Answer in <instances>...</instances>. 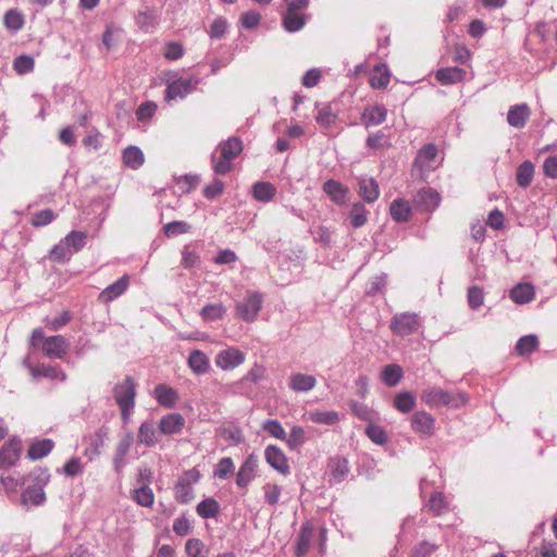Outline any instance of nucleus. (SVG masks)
I'll return each mask as SVG.
<instances>
[{
	"label": "nucleus",
	"instance_id": "27",
	"mask_svg": "<svg viewBox=\"0 0 557 557\" xmlns=\"http://www.w3.org/2000/svg\"><path fill=\"white\" fill-rule=\"evenodd\" d=\"M391 81V73L385 64H377L372 70L369 84L375 89L385 88Z\"/></svg>",
	"mask_w": 557,
	"mask_h": 557
},
{
	"label": "nucleus",
	"instance_id": "24",
	"mask_svg": "<svg viewBox=\"0 0 557 557\" xmlns=\"http://www.w3.org/2000/svg\"><path fill=\"white\" fill-rule=\"evenodd\" d=\"M535 297V290L532 284L521 283L510 290V298L515 304L524 305L531 302Z\"/></svg>",
	"mask_w": 557,
	"mask_h": 557
},
{
	"label": "nucleus",
	"instance_id": "39",
	"mask_svg": "<svg viewBox=\"0 0 557 557\" xmlns=\"http://www.w3.org/2000/svg\"><path fill=\"white\" fill-rule=\"evenodd\" d=\"M132 498L143 507H152L154 504V494L148 485L135 488L132 493Z\"/></svg>",
	"mask_w": 557,
	"mask_h": 557
},
{
	"label": "nucleus",
	"instance_id": "34",
	"mask_svg": "<svg viewBox=\"0 0 557 557\" xmlns=\"http://www.w3.org/2000/svg\"><path fill=\"white\" fill-rule=\"evenodd\" d=\"M313 534V528L310 523H306L301 527L299 535H298V542L296 547V554L300 557L307 554L310 542Z\"/></svg>",
	"mask_w": 557,
	"mask_h": 557
},
{
	"label": "nucleus",
	"instance_id": "10",
	"mask_svg": "<svg viewBox=\"0 0 557 557\" xmlns=\"http://www.w3.org/2000/svg\"><path fill=\"white\" fill-rule=\"evenodd\" d=\"M22 441L16 436H12L0 448V468L14 466L21 457Z\"/></svg>",
	"mask_w": 557,
	"mask_h": 557
},
{
	"label": "nucleus",
	"instance_id": "42",
	"mask_svg": "<svg viewBox=\"0 0 557 557\" xmlns=\"http://www.w3.org/2000/svg\"><path fill=\"white\" fill-rule=\"evenodd\" d=\"M539 347V339L535 335L522 336L516 344V351L520 356L529 355Z\"/></svg>",
	"mask_w": 557,
	"mask_h": 557
},
{
	"label": "nucleus",
	"instance_id": "49",
	"mask_svg": "<svg viewBox=\"0 0 557 557\" xmlns=\"http://www.w3.org/2000/svg\"><path fill=\"white\" fill-rule=\"evenodd\" d=\"M133 444V435L126 434L116 446V458H115V468L120 471L123 466V459L125 455L128 453L131 446Z\"/></svg>",
	"mask_w": 557,
	"mask_h": 557
},
{
	"label": "nucleus",
	"instance_id": "26",
	"mask_svg": "<svg viewBox=\"0 0 557 557\" xmlns=\"http://www.w3.org/2000/svg\"><path fill=\"white\" fill-rule=\"evenodd\" d=\"M158 432L152 422L145 421L140 424L137 433L138 443L144 444L148 447L154 446L158 440Z\"/></svg>",
	"mask_w": 557,
	"mask_h": 557
},
{
	"label": "nucleus",
	"instance_id": "44",
	"mask_svg": "<svg viewBox=\"0 0 557 557\" xmlns=\"http://www.w3.org/2000/svg\"><path fill=\"white\" fill-rule=\"evenodd\" d=\"M414 405L416 399L413 395L409 392H403L395 396L394 406L398 411L403 413H407L410 410H412Z\"/></svg>",
	"mask_w": 557,
	"mask_h": 557
},
{
	"label": "nucleus",
	"instance_id": "41",
	"mask_svg": "<svg viewBox=\"0 0 557 557\" xmlns=\"http://www.w3.org/2000/svg\"><path fill=\"white\" fill-rule=\"evenodd\" d=\"M86 233L79 231L70 232L64 238L63 243L73 250V253L78 252L86 245Z\"/></svg>",
	"mask_w": 557,
	"mask_h": 557
},
{
	"label": "nucleus",
	"instance_id": "61",
	"mask_svg": "<svg viewBox=\"0 0 557 557\" xmlns=\"http://www.w3.org/2000/svg\"><path fill=\"white\" fill-rule=\"evenodd\" d=\"M367 146L372 150H382L388 147L387 138L384 133L377 132L371 134L367 138Z\"/></svg>",
	"mask_w": 557,
	"mask_h": 557
},
{
	"label": "nucleus",
	"instance_id": "48",
	"mask_svg": "<svg viewBox=\"0 0 557 557\" xmlns=\"http://www.w3.org/2000/svg\"><path fill=\"white\" fill-rule=\"evenodd\" d=\"M3 23L8 29L17 32L24 26V17L17 10L12 9L4 14Z\"/></svg>",
	"mask_w": 557,
	"mask_h": 557
},
{
	"label": "nucleus",
	"instance_id": "25",
	"mask_svg": "<svg viewBox=\"0 0 557 557\" xmlns=\"http://www.w3.org/2000/svg\"><path fill=\"white\" fill-rule=\"evenodd\" d=\"M188 367L195 374L202 375L209 371L210 360L203 351L194 350L189 355Z\"/></svg>",
	"mask_w": 557,
	"mask_h": 557
},
{
	"label": "nucleus",
	"instance_id": "20",
	"mask_svg": "<svg viewBox=\"0 0 557 557\" xmlns=\"http://www.w3.org/2000/svg\"><path fill=\"white\" fill-rule=\"evenodd\" d=\"M317 385V379L310 374L292 373L288 379V387L296 392H309Z\"/></svg>",
	"mask_w": 557,
	"mask_h": 557
},
{
	"label": "nucleus",
	"instance_id": "38",
	"mask_svg": "<svg viewBox=\"0 0 557 557\" xmlns=\"http://www.w3.org/2000/svg\"><path fill=\"white\" fill-rule=\"evenodd\" d=\"M73 256V250L67 248V246L61 239L59 244L54 245L49 252V260L57 263L67 262Z\"/></svg>",
	"mask_w": 557,
	"mask_h": 557
},
{
	"label": "nucleus",
	"instance_id": "28",
	"mask_svg": "<svg viewBox=\"0 0 557 557\" xmlns=\"http://www.w3.org/2000/svg\"><path fill=\"white\" fill-rule=\"evenodd\" d=\"M358 194L367 202L375 201L380 195L376 181L373 178H361L359 182Z\"/></svg>",
	"mask_w": 557,
	"mask_h": 557
},
{
	"label": "nucleus",
	"instance_id": "16",
	"mask_svg": "<svg viewBox=\"0 0 557 557\" xmlns=\"http://www.w3.org/2000/svg\"><path fill=\"white\" fill-rule=\"evenodd\" d=\"M531 116L530 107L527 103L511 106L507 112V122L515 128H523Z\"/></svg>",
	"mask_w": 557,
	"mask_h": 557
},
{
	"label": "nucleus",
	"instance_id": "18",
	"mask_svg": "<svg viewBox=\"0 0 557 557\" xmlns=\"http://www.w3.org/2000/svg\"><path fill=\"white\" fill-rule=\"evenodd\" d=\"M257 467V457L255 455H249L239 468L236 484L239 487H246L253 480Z\"/></svg>",
	"mask_w": 557,
	"mask_h": 557
},
{
	"label": "nucleus",
	"instance_id": "9",
	"mask_svg": "<svg viewBox=\"0 0 557 557\" xmlns=\"http://www.w3.org/2000/svg\"><path fill=\"white\" fill-rule=\"evenodd\" d=\"M441 195L431 187H425L414 195L413 205L414 207L423 212L434 211L441 203Z\"/></svg>",
	"mask_w": 557,
	"mask_h": 557
},
{
	"label": "nucleus",
	"instance_id": "40",
	"mask_svg": "<svg viewBox=\"0 0 557 557\" xmlns=\"http://www.w3.org/2000/svg\"><path fill=\"white\" fill-rule=\"evenodd\" d=\"M276 194V188L269 182H258L253 185V197L260 201H270Z\"/></svg>",
	"mask_w": 557,
	"mask_h": 557
},
{
	"label": "nucleus",
	"instance_id": "33",
	"mask_svg": "<svg viewBox=\"0 0 557 557\" xmlns=\"http://www.w3.org/2000/svg\"><path fill=\"white\" fill-rule=\"evenodd\" d=\"M309 420L317 424H324V425H334L339 422V414L337 411L329 410V411H321V410H314L310 411L308 416Z\"/></svg>",
	"mask_w": 557,
	"mask_h": 557
},
{
	"label": "nucleus",
	"instance_id": "37",
	"mask_svg": "<svg viewBox=\"0 0 557 557\" xmlns=\"http://www.w3.org/2000/svg\"><path fill=\"white\" fill-rule=\"evenodd\" d=\"M33 374L35 376H44L50 377L52 380H59L64 382L66 380V374L62 371L60 367L57 366H45L41 364L33 369Z\"/></svg>",
	"mask_w": 557,
	"mask_h": 557
},
{
	"label": "nucleus",
	"instance_id": "22",
	"mask_svg": "<svg viewBox=\"0 0 557 557\" xmlns=\"http://www.w3.org/2000/svg\"><path fill=\"white\" fill-rule=\"evenodd\" d=\"M153 396L159 405L165 408L174 407L178 400L177 392L173 387L165 384H158L154 387Z\"/></svg>",
	"mask_w": 557,
	"mask_h": 557
},
{
	"label": "nucleus",
	"instance_id": "46",
	"mask_svg": "<svg viewBox=\"0 0 557 557\" xmlns=\"http://www.w3.org/2000/svg\"><path fill=\"white\" fill-rule=\"evenodd\" d=\"M225 312L226 309L222 304H210L201 309L200 315L205 321H214L222 319Z\"/></svg>",
	"mask_w": 557,
	"mask_h": 557
},
{
	"label": "nucleus",
	"instance_id": "52",
	"mask_svg": "<svg viewBox=\"0 0 557 557\" xmlns=\"http://www.w3.org/2000/svg\"><path fill=\"white\" fill-rule=\"evenodd\" d=\"M184 47L178 41H169L163 47V57L169 61H176L184 55Z\"/></svg>",
	"mask_w": 557,
	"mask_h": 557
},
{
	"label": "nucleus",
	"instance_id": "6",
	"mask_svg": "<svg viewBox=\"0 0 557 557\" xmlns=\"http://www.w3.org/2000/svg\"><path fill=\"white\" fill-rule=\"evenodd\" d=\"M389 327L396 335L405 337L419 331L421 320L417 313H397L393 317Z\"/></svg>",
	"mask_w": 557,
	"mask_h": 557
},
{
	"label": "nucleus",
	"instance_id": "17",
	"mask_svg": "<svg viewBox=\"0 0 557 557\" xmlns=\"http://www.w3.org/2000/svg\"><path fill=\"white\" fill-rule=\"evenodd\" d=\"M411 428L421 435L430 436L434 432L435 420L425 411H417L411 418Z\"/></svg>",
	"mask_w": 557,
	"mask_h": 557
},
{
	"label": "nucleus",
	"instance_id": "57",
	"mask_svg": "<svg viewBox=\"0 0 557 557\" xmlns=\"http://www.w3.org/2000/svg\"><path fill=\"white\" fill-rule=\"evenodd\" d=\"M174 492H175L176 500L180 503H183V504L190 502L194 497L193 486L187 485V484L181 482L180 480L175 484Z\"/></svg>",
	"mask_w": 557,
	"mask_h": 557
},
{
	"label": "nucleus",
	"instance_id": "11",
	"mask_svg": "<svg viewBox=\"0 0 557 557\" xmlns=\"http://www.w3.org/2000/svg\"><path fill=\"white\" fill-rule=\"evenodd\" d=\"M197 81L178 77L173 81H168L165 90V100L171 101L177 98H185L197 85Z\"/></svg>",
	"mask_w": 557,
	"mask_h": 557
},
{
	"label": "nucleus",
	"instance_id": "30",
	"mask_svg": "<svg viewBox=\"0 0 557 557\" xmlns=\"http://www.w3.org/2000/svg\"><path fill=\"white\" fill-rule=\"evenodd\" d=\"M389 212L395 221L407 222L411 216V206L409 201L398 198L392 202Z\"/></svg>",
	"mask_w": 557,
	"mask_h": 557
},
{
	"label": "nucleus",
	"instance_id": "43",
	"mask_svg": "<svg viewBox=\"0 0 557 557\" xmlns=\"http://www.w3.org/2000/svg\"><path fill=\"white\" fill-rule=\"evenodd\" d=\"M107 432L103 429L97 430L92 435L86 437L85 440L89 442V447L86 448L85 455H99L100 447L104 444Z\"/></svg>",
	"mask_w": 557,
	"mask_h": 557
},
{
	"label": "nucleus",
	"instance_id": "60",
	"mask_svg": "<svg viewBox=\"0 0 557 557\" xmlns=\"http://www.w3.org/2000/svg\"><path fill=\"white\" fill-rule=\"evenodd\" d=\"M0 481L7 492H16L17 488L24 484V479L15 474H2Z\"/></svg>",
	"mask_w": 557,
	"mask_h": 557
},
{
	"label": "nucleus",
	"instance_id": "36",
	"mask_svg": "<svg viewBox=\"0 0 557 557\" xmlns=\"http://www.w3.org/2000/svg\"><path fill=\"white\" fill-rule=\"evenodd\" d=\"M534 176V165L530 161H523L517 169V184L520 187H528Z\"/></svg>",
	"mask_w": 557,
	"mask_h": 557
},
{
	"label": "nucleus",
	"instance_id": "14",
	"mask_svg": "<svg viewBox=\"0 0 557 557\" xmlns=\"http://www.w3.org/2000/svg\"><path fill=\"white\" fill-rule=\"evenodd\" d=\"M185 418L178 412L163 416L158 424L159 433L164 435L178 434L185 426Z\"/></svg>",
	"mask_w": 557,
	"mask_h": 557
},
{
	"label": "nucleus",
	"instance_id": "54",
	"mask_svg": "<svg viewBox=\"0 0 557 557\" xmlns=\"http://www.w3.org/2000/svg\"><path fill=\"white\" fill-rule=\"evenodd\" d=\"M262 490L265 502L271 506H275L280 500L282 487L276 483H267Z\"/></svg>",
	"mask_w": 557,
	"mask_h": 557
},
{
	"label": "nucleus",
	"instance_id": "55",
	"mask_svg": "<svg viewBox=\"0 0 557 557\" xmlns=\"http://www.w3.org/2000/svg\"><path fill=\"white\" fill-rule=\"evenodd\" d=\"M368 220L367 210L363 205L355 203L350 211V221L354 227H361Z\"/></svg>",
	"mask_w": 557,
	"mask_h": 557
},
{
	"label": "nucleus",
	"instance_id": "12",
	"mask_svg": "<svg viewBox=\"0 0 557 557\" xmlns=\"http://www.w3.org/2000/svg\"><path fill=\"white\" fill-rule=\"evenodd\" d=\"M245 361V354L236 347L221 350L215 357V364L224 371L233 370Z\"/></svg>",
	"mask_w": 557,
	"mask_h": 557
},
{
	"label": "nucleus",
	"instance_id": "21",
	"mask_svg": "<svg viewBox=\"0 0 557 557\" xmlns=\"http://www.w3.org/2000/svg\"><path fill=\"white\" fill-rule=\"evenodd\" d=\"M387 110L383 106L367 107L361 114V122L366 127L376 126L386 120Z\"/></svg>",
	"mask_w": 557,
	"mask_h": 557
},
{
	"label": "nucleus",
	"instance_id": "59",
	"mask_svg": "<svg viewBox=\"0 0 557 557\" xmlns=\"http://www.w3.org/2000/svg\"><path fill=\"white\" fill-rule=\"evenodd\" d=\"M263 430L267 431L271 436L277 440H286V432L282 424L277 420H267L263 425Z\"/></svg>",
	"mask_w": 557,
	"mask_h": 557
},
{
	"label": "nucleus",
	"instance_id": "35",
	"mask_svg": "<svg viewBox=\"0 0 557 557\" xmlns=\"http://www.w3.org/2000/svg\"><path fill=\"white\" fill-rule=\"evenodd\" d=\"M403 377V369L398 364H387L383 368L381 380L387 386H396Z\"/></svg>",
	"mask_w": 557,
	"mask_h": 557
},
{
	"label": "nucleus",
	"instance_id": "23",
	"mask_svg": "<svg viewBox=\"0 0 557 557\" xmlns=\"http://www.w3.org/2000/svg\"><path fill=\"white\" fill-rule=\"evenodd\" d=\"M323 191L336 203L346 202L348 188L335 180H329L323 184Z\"/></svg>",
	"mask_w": 557,
	"mask_h": 557
},
{
	"label": "nucleus",
	"instance_id": "47",
	"mask_svg": "<svg viewBox=\"0 0 557 557\" xmlns=\"http://www.w3.org/2000/svg\"><path fill=\"white\" fill-rule=\"evenodd\" d=\"M318 114L315 121L318 124L324 127H329L336 121V114L333 112L330 104L318 106Z\"/></svg>",
	"mask_w": 557,
	"mask_h": 557
},
{
	"label": "nucleus",
	"instance_id": "45",
	"mask_svg": "<svg viewBox=\"0 0 557 557\" xmlns=\"http://www.w3.org/2000/svg\"><path fill=\"white\" fill-rule=\"evenodd\" d=\"M219 510V503L213 498H207L197 506V513L205 519L214 518Z\"/></svg>",
	"mask_w": 557,
	"mask_h": 557
},
{
	"label": "nucleus",
	"instance_id": "15",
	"mask_svg": "<svg viewBox=\"0 0 557 557\" xmlns=\"http://www.w3.org/2000/svg\"><path fill=\"white\" fill-rule=\"evenodd\" d=\"M264 457L267 462L282 474L289 473V465L284 451L275 445L265 448Z\"/></svg>",
	"mask_w": 557,
	"mask_h": 557
},
{
	"label": "nucleus",
	"instance_id": "8",
	"mask_svg": "<svg viewBox=\"0 0 557 557\" xmlns=\"http://www.w3.org/2000/svg\"><path fill=\"white\" fill-rule=\"evenodd\" d=\"M70 343L62 335L46 337L41 345V350L48 358L62 359L69 350Z\"/></svg>",
	"mask_w": 557,
	"mask_h": 557
},
{
	"label": "nucleus",
	"instance_id": "5",
	"mask_svg": "<svg viewBox=\"0 0 557 557\" xmlns=\"http://www.w3.org/2000/svg\"><path fill=\"white\" fill-rule=\"evenodd\" d=\"M136 384L133 377L126 376L123 382L116 384L113 388V396L121 409V414L126 420L134 407Z\"/></svg>",
	"mask_w": 557,
	"mask_h": 557
},
{
	"label": "nucleus",
	"instance_id": "1",
	"mask_svg": "<svg viewBox=\"0 0 557 557\" xmlns=\"http://www.w3.org/2000/svg\"><path fill=\"white\" fill-rule=\"evenodd\" d=\"M421 400L429 407L447 406L459 408L468 403L466 394L460 392L449 393L441 387H429L421 393Z\"/></svg>",
	"mask_w": 557,
	"mask_h": 557
},
{
	"label": "nucleus",
	"instance_id": "29",
	"mask_svg": "<svg viewBox=\"0 0 557 557\" xmlns=\"http://www.w3.org/2000/svg\"><path fill=\"white\" fill-rule=\"evenodd\" d=\"M122 160L125 166L136 170L145 162L143 151L136 146H128L124 149Z\"/></svg>",
	"mask_w": 557,
	"mask_h": 557
},
{
	"label": "nucleus",
	"instance_id": "4",
	"mask_svg": "<svg viewBox=\"0 0 557 557\" xmlns=\"http://www.w3.org/2000/svg\"><path fill=\"white\" fill-rule=\"evenodd\" d=\"M286 3V13L283 15V26L289 33L300 30L307 23L305 11L310 4V0L284 1Z\"/></svg>",
	"mask_w": 557,
	"mask_h": 557
},
{
	"label": "nucleus",
	"instance_id": "51",
	"mask_svg": "<svg viewBox=\"0 0 557 557\" xmlns=\"http://www.w3.org/2000/svg\"><path fill=\"white\" fill-rule=\"evenodd\" d=\"M34 58L27 54H22L13 61V69L18 75H25L34 70Z\"/></svg>",
	"mask_w": 557,
	"mask_h": 557
},
{
	"label": "nucleus",
	"instance_id": "31",
	"mask_svg": "<svg viewBox=\"0 0 557 557\" xmlns=\"http://www.w3.org/2000/svg\"><path fill=\"white\" fill-rule=\"evenodd\" d=\"M218 149L225 156V159L234 160L243 151V141L238 137H230L222 141Z\"/></svg>",
	"mask_w": 557,
	"mask_h": 557
},
{
	"label": "nucleus",
	"instance_id": "53",
	"mask_svg": "<svg viewBox=\"0 0 557 557\" xmlns=\"http://www.w3.org/2000/svg\"><path fill=\"white\" fill-rule=\"evenodd\" d=\"M306 442V432L301 426H293L288 437H286L287 446L290 449L300 447Z\"/></svg>",
	"mask_w": 557,
	"mask_h": 557
},
{
	"label": "nucleus",
	"instance_id": "63",
	"mask_svg": "<svg viewBox=\"0 0 557 557\" xmlns=\"http://www.w3.org/2000/svg\"><path fill=\"white\" fill-rule=\"evenodd\" d=\"M366 433L369 436V438L375 443V444H384L387 442V435L385 431L375 424H369L366 429Z\"/></svg>",
	"mask_w": 557,
	"mask_h": 557
},
{
	"label": "nucleus",
	"instance_id": "56",
	"mask_svg": "<svg viewBox=\"0 0 557 557\" xmlns=\"http://www.w3.org/2000/svg\"><path fill=\"white\" fill-rule=\"evenodd\" d=\"M234 470L233 460L230 457H224L219 461L214 475L219 479H227L234 473Z\"/></svg>",
	"mask_w": 557,
	"mask_h": 557
},
{
	"label": "nucleus",
	"instance_id": "50",
	"mask_svg": "<svg viewBox=\"0 0 557 557\" xmlns=\"http://www.w3.org/2000/svg\"><path fill=\"white\" fill-rule=\"evenodd\" d=\"M428 506L434 516H440L447 509L448 503L443 493L436 492L431 495Z\"/></svg>",
	"mask_w": 557,
	"mask_h": 557
},
{
	"label": "nucleus",
	"instance_id": "58",
	"mask_svg": "<svg viewBox=\"0 0 557 557\" xmlns=\"http://www.w3.org/2000/svg\"><path fill=\"white\" fill-rule=\"evenodd\" d=\"M231 159H225V156L220 152V157L212 156V168L216 174L224 175L232 171L233 164Z\"/></svg>",
	"mask_w": 557,
	"mask_h": 557
},
{
	"label": "nucleus",
	"instance_id": "64",
	"mask_svg": "<svg viewBox=\"0 0 557 557\" xmlns=\"http://www.w3.org/2000/svg\"><path fill=\"white\" fill-rule=\"evenodd\" d=\"M534 552V557H557V545L553 542L544 541Z\"/></svg>",
	"mask_w": 557,
	"mask_h": 557
},
{
	"label": "nucleus",
	"instance_id": "62",
	"mask_svg": "<svg viewBox=\"0 0 557 557\" xmlns=\"http://www.w3.org/2000/svg\"><path fill=\"white\" fill-rule=\"evenodd\" d=\"M185 549L189 557H206L205 544L198 539H189L186 542Z\"/></svg>",
	"mask_w": 557,
	"mask_h": 557
},
{
	"label": "nucleus",
	"instance_id": "32",
	"mask_svg": "<svg viewBox=\"0 0 557 557\" xmlns=\"http://www.w3.org/2000/svg\"><path fill=\"white\" fill-rule=\"evenodd\" d=\"M53 446L54 444L51 440L35 442L29 446L27 457L32 460L41 459L52 450Z\"/></svg>",
	"mask_w": 557,
	"mask_h": 557
},
{
	"label": "nucleus",
	"instance_id": "13",
	"mask_svg": "<svg viewBox=\"0 0 557 557\" xmlns=\"http://www.w3.org/2000/svg\"><path fill=\"white\" fill-rule=\"evenodd\" d=\"M129 286V276L127 274H124L122 277H120L117 281H115L113 284L106 287L98 296V301L101 304H109L113 301L114 299L122 296Z\"/></svg>",
	"mask_w": 557,
	"mask_h": 557
},
{
	"label": "nucleus",
	"instance_id": "19",
	"mask_svg": "<svg viewBox=\"0 0 557 557\" xmlns=\"http://www.w3.org/2000/svg\"><path fill=\"white\" fill-rule=\"evenodd\" d=\"M467 72L457 66L441 67L435 73V78L442 85H454L466 78Z\"/></svg>",
	"mask_w": 557,
	"mask_h": 557
},
{
	"label": "nucleus",
	"instance_id": "3",
	"mask_svg": "<svg viewBox=\"0 0 557 557\" xmlns=\"http://www.w3.org/2000/svg\"><path fill=\"white\" fill-rule=\"evenodd\" d=\"M437 148L433 144L423 146L417 153L412 164V175L426 181L429 174L438 168Z\"/></svg>",
	"mask_w": 557,
	"mask_h": 557
},
{
	"label": "nucleus",
	"instance_id": "2",
	"mask_svg": "<svg viewBox=\"0 0 557 557\" xmlns=\"http://www.w3.org/2000/svg\"><path fill=\"white\" fill-rule=\"evenodd\" d=\"M29 475L34 483L22 493L21 500L24 505L40 506L46 500L44 487L48 484L50 474L47 469L36 468Z\"/></svg>",
	"mask_w": 557,
	"mask_h": 557
},
{
	"label": "nucleus",
	"instance_id": "7",
	"mask_svg": "<svg viewBox=\"0 0 557 557\" xmlns=\"http://www.w3.org/2000/svg\"><path fill=\"white\" fill-rule=\"evenodd\" d=\"M262 296L259 293L248 294L244 302L236 305V315L246 322H253L261 310Z\"/></svg>",
	"mask_w": 557,
	"mask_h": 557
}]
</instances>
